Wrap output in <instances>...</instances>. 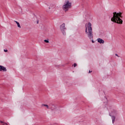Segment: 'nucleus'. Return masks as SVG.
<instances>
[{"label": "nucleus", "instance_id": "nucleus-9", "mask_svg": "<svg viewBox=\"0 0 125 125\" xmlns=\"http://www.w3.org/2000/svg\"><path fill=\"white\" fill-rule=\"evenodd\" d=\"M112 123L114 124V122H115V120H116V117L115 116H112Z\"/></svg>", "mask_w": 125, "mask_h": 125}, {"label": "nucleus", "instance_id": "nucleus-1", "mask_svg": "<svg viewBox=\"0 0 125 125\" xmlns=\"http://www.w3.org/2000/svg\"><path fill=\"white\" fill-rule=\"evenodd\" d=\"M85 32L87 35L88 38L89 40L92 41V43H94V41H93V32H92V27L91 23L88 22V24L86 23L85 24Z\"/></svg>", "mask_w": 125, "mask_h": 125}, {"label": "nucleus", "instance_id": "nucleus-2", "mask_svg": "<svg viewBox=\"0 0 125 125\" xmlns=\"http://www.w3.org/2000/svg\"><path fill=\"white\" fill-rule=\"evenodd\" d=\"M121 17H122V13L115 12L113 13V16L111 18V20L112 22H114L117 24H123V20L121 19Z\"/></svg>", "mask_w": 125, "mask_h": 125}, {"label": "nucleus", "instance_id": "nucleus-14", "mask_svg": "<svg viewBox=\"0 0 125 125\" xmlns=\"http://www.w3.org/2000/svg\"><path fill=\"white\" fill-rule=\"evenodd\" d=\"M91 72H92V71H90V70L89 71V73H91Z\"/></svg>", "mask_w": 125, "mask_h": 125}, {"label": "nucleus", "instance_id": "nucleus-6", "mask_svg": "<svg viewBox=\"0 0 125 125\" xmlns=\"http://www.w3.org/2000/svg\"><path fill=\"white\" fill-rule=\"evenodd\" d=\"M7 71L6 67L2 65H0V72H6Z\"/></svg>", "mask_w": 125, "mask_h": 125}, {"label": "nucleus", "instance_id": "nucleus-15", "mask_svg": "<svg viewBox=\"0 0 125 125\" xmlns=\"http://www.w3.org/2000/svg\"><path fill=\"white\" fill-rule=\"evenodd\" d=\"M115 55L116 56H117L118 57H119V55H118V54H116Z\"/></svg>", "mask_w": 125, "mask_h": 125}, {"label": "nucleus", "instance_id": "nucleus-18", "mask_svg": "<svg viewBox=\"0 0 125 125\" xmlns=\"http://www.w3.org/2000/svg\"><path fill=\"white\" fill-rule=\"evenodd\" d=\"M105 100H107V98H105Z\"/></svg>", "mask_w": 125, "mask_h": 125}, {"label": "nucleus", "instance_id": "nucleus-17", "mask_svg": "<svg viewBox=\"0 0 125 125\" xmlns=\"http://www.w3.org/2000/svg\"><path fill=\"white\" fill-rule=\"evenodd\" d=\"M50 8H51L50 7H49V9H50Z\"/></svg>", "mask_w": 125, "mask_h": 125}, {"label": "nucleus", "instance_id": "nucleus-12", "mask_svg": "<svg viewBox=\"0 0 125 125\" xmlns=\"http://www.w3.org/2000/svg\"><path fill=\"white\" fill-rule=\"evenodd\" d=\"M74 67H77V63H74L73 64Z\"/></svg>", "mask_w": 125, "mask_h": 125}, {"label": "nucleus", "instance_id": "nucleus-10", "mask_svg": "<svg viewBox=\"0 0 125 125\" xmlns=\"http://www.w3.org/2000/svg\"><path fill=\"white\" fill-rule=\"evenodd\" d=\"M44 42L46 43H48V42H49V41L48 40V39L44 40Z\"/></svg>", "mask_w": 125, "mask_h": 125}, {"label": "nucleus", "instance_id": "nucleus-8", "mask_svg": "<svg viewBox=\"0 0 125 125\" xmlns=\"http://www.w3.org/2000/svg\"><path fill=\"white\" fill-rule=\"evenodd\" d=\"M15 22L17 24V26H18V28H21V26L20 25V23H19V22L18 21H15Z\"/></svg>", "mask_w": 125, "mask_h": 125}, {"label": "nucleus", "instance_id": "nucleus-3", "mask_svg": "<svg viewBox=\"0 0 125 125\" xmlns=\"http://www.w3.org/2000/svg\"><path fill=\"white\" fill-rule=\"evenodd\" d=\"M70 8H72V2H70L69 0H65L64 5L62 6V9L67 12L69 11Z\"/></svg>", "mask_w": 125, "mask_h": 125}, {"label": "nucleus", "instance_id": "nucleus-13", "mask_svg": "<svg viewBox=\"0 0 125 125\" xmlns=\"http://www.w3.org/2000/svg\"><path fill=\"white\" fill-rule=\"evenodd\" d=\"M4 52H7V51H8V50H5V49H4Z\"/></svg>", "mask_w": 125, "mask_h": 125}, {"label": "nucleus", "instance_id": "nucleus-5", "mask_svg": "<svg viewBox=\"0 0 125 125\" xmlns=\"http://www.w3.org/2000/svg\"><path fill=\"white\" fill-rule=\"evenodd\" d=\"M42 107H46V108H47V109H51V110H55L57 108V107L56 106H55V105H52L51 107H49V106L47 104H42Z\"/></svg>", "mask_w": 125, "mask_h": 125}, {"label": "nucleus", "instance_id": "nucleus-4", "mask_svg": "<svg viewBox=\"0 0 125 125\" xmlns=\"http://www.w3.org/2000/svg\"><path fill=\"white\" fill-rule=\"evenodd\" d=\"M60 29L63 35H66V32H65V31H66V28L65 27V23H62L61 25H60Z\"/></svg>", "mask_w": 125, "mask_h": 125}, {"label": "nucleus", "instance_id": "nucleus-16", "mask_svg": "<svg viewBox=\"0 0 125 125\" xmlns=\"http://www.w3.org/2000/svg\"><path fill=\"white\" fill-rule=\"evenodd\" d=\"M37 24H39V21H37Z\"/></svg>", "mask_w": 125, "mask_h": 125}, {"label": "nucleus", "instance_id": "nucleus-11", "mask_svg": "<svg viewBox=\"0 0 125 125\" xmlns=\"http://www.w3.org/2000/svg\"><path fill=\"white\" fill-rule=\"evenodd\" d=\"M51 7H52V8H54L55 7V5H51Z\"/></svg>", "mask_w": 125, "mask_h": 125}, {"label": "nucleus", "instance_id": "nucleus-7", "mask_svg": "<svg viewBox=\"0 0 125 125\" xmlns=\"http://www.w3.org/2000/svg\"><path fill=\"white\" fill-rule=\"evenodd\" d=\"M97 41L98 42H99V43H104V40H103V39L98 38Z\"/></svg>", "mask_w": 125, "mask_h": 125}]
</instances>
